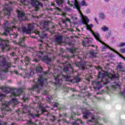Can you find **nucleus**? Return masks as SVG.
I'll list each match as a JSON object with an SVG mask.
<instances>
[{"instance_id":"63","label":"nucleus","mask_w":125,"mask_h":125,"mask_svg":"<svg viewBox=\"0 0 125 125\" xmlns=\"http://www.w3.org/2000/svg\"><path fill=\"white\" fill-rule=\"evenodd\" d=\"M73 91H75V89H73Z\"/></svg>"},{"instance_id":"54","label":"nucleus","mask_w":125,"mask_h":125,"mask_svg":"<svg viewBox=\"0 0 125 125\" xmlns=\"http://www.w3.org/2000/svg\"><path fill=\"white\" fill-rule=\"evenodd\" d=\"M31 121H28V124H31Z\"/></svg>"},{"instance_id":"50","label":"nucleus","mask_w":125,"mask_h":125,"mask_svg":"<svg viewBox=\"0 0 125 125\" xmlns=\"http://www.w3.org/2000/svg\"><path fill=\"white\" fill-rule=\"evenodd\" d=\"M57 9L59 10V11H61V10H60V9H59L58 7L57 8Z\"/></svg>"},{"instance_id":"58","label":"nucleus","mask_w":125,"mask_h":125,"mask_svg":"<svg viewBox=\"0 0 125 125\" xmlns=\"http://www.w3.org/2000/svg\"><path fill=\"white\" fill-rule=\"evenodd\" d=\"M123 93H124V94H125V91H124Z\"/></svg>"},{"instance_id":"9","label":"nucleus","mask_w":125,"mask_h":125,"mask_svg":"<svg viewBox=\"0 0 125 125\" xmlns=\"http://www.w3.org/2000/svg\"><path fill=\"white\" fill-rule=\"evenodd\" d=\"M99 120H100V117H99V116H97L96 117H95L94 116H92V120H90L89 121H88V124L89 125H91L92 122H93L94 125H102V124L99 123H98V121H99Z\"/></svg>"},{"instance_id":"52","label":"nucleus","mask_w":125,"mask_h":125,"mask_svg":"<svg viewBox=\"0 0 125 125\" xmlns=\"http://www.w3.org/2000/svg\"><path fill=\"white\" fill-rule=\"evenodd\" d=\"M15 74H18V72H17V71H15Z\"/></svg>"},{"instance_id":"10","label":"nucleus","mask_w":125,"mask_h":125,"mask_svg":"<svg viewBox=\"0 0 125 125\" xmlns=\"http://www.w3.org/2000/svg\"><path fill=\"white\" fill-rule=\"evenodd\" d=\"M9 42V41H8V40H2V39H0V46H1L2 50H3L6 46H8Z\"/></svg>"},{"instance_id":"60","label":"nucleus","mask_w":125,"mask_h":125,"mask_svg":"<svg viewBox=\"0 0 125 125\" xmlns=\"http://www.w3.org/2000/svg\"><path fill=\"white\" fill-rule=\"evenodd\" d=\"M4 125H6V123H4Z\"/></svg>"},{"instance_id":"47","label":"nucleus","mask_w":125,"mask_h":125,"mask_svg":"<svg viewBox=\"0 0 125 125\" xmlns=\"http://www.w3.org/2000/svg\"><path fill=\"white\" fill-rule=\"evenodd\" d=\"M120 57H122V58H123V59H124V60H125V57H124L123 56L120 55Z\"/></svg>"},{"instance_id":"30","label":"nucleus","mask_w":125,"mask_h":125,"mask_svg":"<svg viewBox=\"0 0 125 125\" xmlns=\"http://www.w3.org/2000/svg\"><path fill=\"white\" fill-rule=\"evenodd\" d=\"M29 115H30L31 117H33V118H35V117H39V114H35L34 115H33V114L29 113Z\"/></svg>"},{"instance_id":"6","label":"nucleus","mask_w":125,"mask_h":125,"mask_svg":"<svg viewBox=\"0 0 125 125\" xmlns=\"http://www.w3.org/2000/svg\"><path fill=\"white\" fill-rule=\"evenodd\" d=\"M10 103H13L14 105H16V104L18 103V101H17L16 99H13L12 101L10 102H5L4 103L2 104L1 110L2 111H5V112H7V111H8L7 108H8V106L10 104Z\"/></svg>"},{"instance_id":"61","label":"nucleus","mask_w":125,"mask_h":125,"mask_svg":"<svg viewBox=\"0 0 125 125\" xmlns=\"http://www.w3.org/2000/svg\"><path fill=\"white\" fill-rule=\"evenodd\" d=\"M91 46H94V45H91Z\"/></svg>"},{"instance_id":"11","label":"nucleus","mask_w":125,"mask_h":125,"mask_svg":"<svg viewBox=\"0 0 125 125\" xmlns=\"http://www.w3.org/2000/svg\"><path fill=\"white\" fill-rule=\"evenodd\" d=\"M33 27H34V26L33 25V24H29L28 25V29H27V28H26L25 27H22V32L23 33H25V34H31V31H32V30H33Z\"/></svg>"},{"instance_id":"24","label":"nucleus","mask_w":125,"mask_h":125,"mask_svg":"<svg viewBox=\"0 0 125 125\" xmlns=\"http://www.w3.org/2000/svg\"><path fill=\"white\" fill-rule=\"evenodd\" d=\"M120 85L116 83H114V84L112 85L113 88H118V87L120 88Z\"/></svg>"},{"instance_id":"17","label":"nucleus","mask_w":125,"mask_h":125,"mask_svg":"<svg viewBox=\"0 0 125 125\" xmlns=\"http://www.w3.org/2000/svg\"><path fill=\"white\" fill-rule=\"evenodd\" d=\"M23 91L22 90V89H20L17 91L18 93L16 94L15 92H13L12 93V95L10 96V97H13V96H19L20 94L19 93H20V92H22Z\"/></svg>"},{"instance_id":"21","label":"nucleus","mask_w":125,"mask_h":125,"mask_svg":"<svg viewBox=\"0 0 125 125\" xmlns=\"http://www.w3.org/2000/svg\"><path fill=\"white\" fill-rule=\"evenodd\" d=\"M89 54L91 57H96V53H95L93 50L90 51Z\"/></svg>"},{"instance_id":"14","label":"nucleus","mask_w":125,"mask_h":125,"mask_svg":"<svg viewBox=\"0 0 125 125\" xmlns=\"http://www.w3.org/2000/svg\"><path fill=\"white\" fill-rule=\"evenodd\" d=\"M13 28H15V26H12L11 27H8L4 29V31L3 35L4 36H7V35L9 34V32H10V31H12V29H13Z\"/></svg>"},{"instance_id":"34","label":"nucleus","mask_w":125,"mask_h":125,"mask_svg":"<svg viewBox=\"0 0 125 125\" xmlns=\"http://www.w3.org/2000/svg\"><path fill=\"white\" fill-rule=\"evenodd\" d=\"M25 60L26 62H30V59L28 57H26L25 58Z\"/></svg>"},{"instance_id":"1","label":"nucleus","mask_w":125,"mask_h":125,"mask_svg":"<svg viewBox=\"0 0 125 125\" xmlns=\"http://www.w3.org/2000/svg\"><path fill=\"white\" fill-rule=\"evenodd\" d=\"M97 70L99 71L98 78L92 83V85H93L94 88L96 89H100L102 87L103 84L106 85L110 81H112L113 79H115V77L119 78V74L115 76L111 74H108L99 67H97Z\"/></svg>"},{"instance_id":"45","label":"nucleus","mask_w":125,"mask_h":125,"mask_svg":"<svg viewBox=\"0 0 125 125\" xmlns=\"http://www.w3.org/2000/svg\"><path fill=\"white\" fill-rule=\"evenodd\" d=\"M107 47H109V48H110V49H111V50H112L113 51H114V49H113L112 48H110V47H109V46L106 45Z\"/></svg>"},{"instance_id":"38","label":"nucleus","mask_w":125,"mask_h":125,"mask_svg":"<svg viewBox=\"0 0 125 125\" xmlns=\"http://www.w3.org/2000/svg\"><path fill=\"white\" fill-rule=\"evenodd\" d=\"M120 50L123 53H125V48L121 49Z\"/></svg>"},{"instance_id":"59","label":"nucleus","mask_w":125,"mask_h":125,"mask_svg":"<svg viewBox=\"0 0 125 125\" xmlns=\"http://www.w3.org/2000/svg\"><path fill=\"white\" fill-rule=\"evenodd\" d=\"M53 119H55V117L54 116H53Z\"/></svg>"},{"instance_id":"53","label":"nucleus","mask_w":125,"mask_h":125,"mask_svg":"<svg viewBox=\"0 0 125 125\" xmlns=\"http://www.w3.org/2000/svg\"><path fill=\"white\" fill-rule=\"evenodd\" d=\"M54 107H57V105L54 104Z\"/></svg>"},{"instance_id":"15","label":"nucleus","mask_w":125,"mask_h":125,"mask_svg":"<svg viewBox=\"0 0 125 125\" xmlns=\"http://www.w3.org/2000/svg\"><path fill=\"white\" fill-rule=\"evenodd\" d=\"M92 34L95 37L96 40L99 42H101V43H103V42L101 41L100 40V35H99V34L98 33H94L93 31H92Z\"/></svg>"},{"instance_id":"62","label":"nucleus","mask_w":125,"mask_h":125,"mask_svg":"<svg viewBox=\"0 0 125 125\" xmlns=\"http://www.w3.org/2000/svg\"><path fill=\"white\" fill-rule=\"evenodd\" d=\"M52 5H54V4L52 3Z\"/></svg>"},{"instance_id":"13","label":"nucleus","mask_w":125,"mask_h":125,"mask_svg":"<svg viewBox=\"0 0 125 125\" xmlns=\"http://www.w3.org/2000/svg\"><path fill=\"white\" fill-rule=\"evenodd\" d=\"M17 12L18 13V17L20 18H22L21 20H26V17H25V14L23 12H20L19 10H17Z\"/></svg>"},{"instance_id":"7","label":"nucleus","mask_w":125,"mask_h":125,"mask_svg":"<svg viewBox=\"0 0 125 125\" xmlns=\"http://www.w3.org/2000/svg\"><path fill=\"white\" fill-rule=\"evenodd\" d=\"M37 57H39L40 59H42V61H45V62H46V63H48L51 61V59H50V58H48V57H43L42 52L41 51H39L37 52Z\"/></svg>"},{"instance_id":"4","label":"nucleus","mask_w":125,"mask_h":125,"mask_svg":"<svg viewBox=\"0 0 125 125\" xmlns=\"http://www.w3.org/2000/svg\"><path fill=\"white\" fill-rule=\"evenodd\" d=\"M11 66L10 62H6L5 57L3 56L0 57V67H2L4 70L3 72H8V68Z\"/></svg>"},{"instance_id":"28","label":"nucleus","mask_w":125,"mask_h":125,"mask_svg":"<svg viewBox=\"0 0 125 125\" xmlns=\"http://www.w3.org/2000/svg\"><path fill=\"white\" fill-rule=\"evenodd\" d=\"M81 5H83V6H85L86 5H87V4L86 2H85V1L84 0H83L81 3Z\"/></svg>"},{"instance_id":"44","label":"nucleus","mask_w":125,"mask_h":125,"mask_svg":"<svg viewBox=\"0 0 125 125\" xmlns=\"http://www.w3.org/2000/svg\"><path fill=\"white\" fill-rule=\"evenodd\" d=\"M82 68L83 70H84V69H85V66H83V65H82Z\"/></svg>"},{"instance_id":"48","label":"nucleus","mask_w":125,"mask_h":125,"mask_svg":"<svg viewBox=\"0 0 125 125\" xmlns=\"http://www.w3.org/2000/svg\"><path fill=\"white\" fill-rule=\"evenodd\" d=\"M66 21H68V22H70V19H68V18H67V19H66Z\"/></svg>"},{"instance_id":"49","label":"nucleus","mask_w":125,"mask_h":125,"mask_svg":"<svg viewBox=\"0 0 125 125\" xmlns=\"http://www.w3.org/2000/svg\"><path fill=\"white\" fill-rule=\"evenodd\" d=\"M11 55L12 56H14V55H15V53H12V54H11Z\"/></svg>"},{"instance_id":"41","label":"nucleus","mask_w":125,"mask_h":125,"mask_svg":"<svg viewBox=\"0 0 125 125\" xmlns=\"http://www.w3.org/2000/svg\"><path fill=\"white\" fill-rule=\"evenodd\" d=\"M41 111H42V113H44V112H45V109L42 108L41 109Z\"/></svg>"},{"instance_id":"5","label":"nucleus","mask_w":125,"mask_h":125,"mask_svg":"<svg viewBox=\"0 0 125 125\" xmlns=\"http://www.w3.org/2000/svg\"><path fill=\"white\" fill-rule=\"evenodd\" d=\"M55 77V81L56 82V84H59V83H62V77L64 80H65L67 81H71V80L69 79V78H70V76H65L63 74H61L60 75L56 74V73H55L54 75Z\"/></svg>"},{"instance_id":"39","label":"nucleus","mask_w":125,"mask_h":125,"mask_svg":"<svg viewBox=\"0 0 125 125\" xmlns=\"http://www.w3.org/2000/svg\"><path fill=\"white\" fill-rule=\"evenodd\" d=\"M125 43H121L120 45H119V46H125Z\"/></svg>"},{"instance_id":"27","label":"nucleus","mask_w":125,"mask_h":125,"mask_svg":"<svg viewBox=\"0 0 125 125\" xmlns=\"http://www.w3.org/2000/svg\"><path fill=\"white\" fill-rule=\"evenodd\" d=\"M79 51L78 49H70V52L71 53H75V52H78Z\"/></svg>"},{"instance_id":"51","label":"nucleus","mask_w":125,"mask_h":125,"mask_svg":"<svg viewBox=\"0 0 125 125\" xmlns=\"http://www.w3.org/2000/svg\"><path fill=\"white\" fill-rule=\"evenodd\" d=\"M33 61H35V62H38V61L37 60H34Z\"/></svg>"},{"instance_id":"56","label":"nucleus","mask_w":125,"mask_h":125,"mask_svg":"<svg viewBox=\"0 0 125 125\" xmlns=\"http://www.w3.org/2000/svg\"><path fill=\"white\" fill-rule=\"evenodd\" d=\"M31 38H33L34 39L36 38L35 36H32Z\"/></svg>"},{"instance_id":"31","label":"nucleus","mask_w":125,"mask_h":125,"mask_svg":"<svg viewBox=\"0 0 125 125\" xmlns=\"http://www.w3.org/2000/svg\"><path fill=\"white\" fill-rule=\"evenodd\" d=\"M10 37L12 38V39L15 38L17 37V35L16 34H12L10 35Z\"/></svg>"},{"instance_id":"33","label":"nucleus","mask_w":125,"mask_h":125,"mask_svg":"<svg viewBox=\"0 0 125 125\" xmlns=\"http://www.w3.org/2000/svg\"><path fill=\"white\" fill-rule=\"evenodd\" d=\"M100 17H101V18H103V19H104V18L105 16H104V14H103V13H101L100 14Z\"/></svg>"},{"instance_id":"8","label":"nucleus","mask_w":125,"mask_h":125,"mask_svg":"<svg viewBox=\"0 0 125 125\" xmlns=\"http://www.w3.org/2000/svg\"><path fill=\"white\" fill-rule=\"evenodd\" d=\"M1 89L2 92H4V94H0V96H2L3 97H5V95L9 93V92H10V91H12V89L6 86H3L1 87Z\"/></svg>"},{"instance_id":"2","label":"nucleus","mask_w":125,"mask_h":125,"mask_svg":"<svg viewBox=\"0 0 125 125\" xmlns=\"http://www.w3.org/2000/svg\"><path fill=\"white\" fill-rule=\"evenodd\" d=\"M68 3L71 6H73V5H74L73 7L74 8H76L77 10H78L79 13L80 14L81 17L82 19V23L83 24H84V25H86V29L87 30H90V28L92 27H93V24H90L89 25H87L88 24V22H89V20L87 18V17H84L82 14V12H81V11H80V9L81 8V7L80 6V5H79V2H78V0H71L68 1Z\"/></svg>"},{"instance_id":"19","label":"nucleus","mask_w":125,"mask_h":125,"mask_svg":"<svg viewBox=\"0 0 125 125\" xmlns=\"http://www.w3.org/2000/svg\"><path fill=\"white\" fill-rule=\"evenodd\" d=\"M89 42H90L89 39H85L84 41L83 42V45H84V46H87L86 43H89Z\"/></svg>"},{"instance_id":"43","label":"nucleus","mask_w":125,"mask_h":125,"mask_svg":"<svg viewBox=\"0 0 125 125\" xmlns=\"http://www.w3.org/2000/svg\"><path fill=\"white\" fill-rule=\"evenodd\" d=\"M78 121H79V123H80L81 124H83V121H82V120H79Z\"/></svg>"},{"instance_id":"35","label":"nucleus","mask_w":125,"mask_h":125,"mask_svg":"<svg viewBox=\"0 0 125 125\" xmlns=\"http://www.w3.org/2000/svg\"><path fill=\"white\" fill-rule=\"evenodd\" d=\"M68 67H65L63 69V72L66 73V72L68 71Z\"/></svg>"},{"instance_id":"40","label":"nucleus","mask_w":125,"mask_h":125,"mask_svg":"<svg viewBox=\"0 0 125 125\" xmlns=\"http://www.w3.org/2000/svg\"><path fill=\"white\" fill-rule=\"evenodd\" d=\"M48 24H49V22H48V21H45L44 22V25H48Z\"/></svg>"},{"instance_id":"20","label":"nucleus","mask_w":125,"mask_h":125,"mask_svg":"<svg viewBox=\"0 0 125 125\" xmlns=\"http://www.w3.org/2000/svg\"><path fill=\"white\" fill-rule=\"evenodd\" d=\"M83 117L87 119L88 115H90V112H89V111L83 112Z\"/></svg>"},{"instance_id":"22","label":"nucleus","mask_w":125,"mask_h":125,"mask_svg":"<svg viewBox=\"0 0 125 125\" xmlns=\"http://www.w3.org/2000/svg\"><path fill=\"white\" fill-rule=\"evenodd\" d=\"M34 74V71H31L29 73H26V76L27 78H30V77H32V76H33Z\"/></svg>"},{"instance_id":"29","label":"nucleus","mask_w":125,"mask_h":125,"mask_svg":"<svg viewBox=\"0 0 125 125\" xmlns=\"http://www.w3.org/2000/svg\"><path fill=\"white\" fill-rule=\"evenodd\" d=\"M117 69L118 71H120V70H122V69H123V65H122L121 64H118Z\"/></svg>"},{"instance_id":"26","label":"nucleus","mask_w":125,"mask_h":125,"mask_svg":"<svg viewBox=\"0 0 125 125\" xmlns=\"http://www.w3.org/2000/svg\"><path fill=\"white\" fill-rule=\"evenodd\" d=\"M101 29L104 32H106V31H108V30H109V28L107 26H103L101 28Z\"/></svg>"},{"instance_id":"32","label":"nucleus","mask_w":125,"mask_h":125,"mask_svg":"<svg viewBox=\"0 0 125 125\" xmlns=\"http://www.w3.org/2000/svg\"><path fill=\"white\" fill-rule=\"evenodd\" d=\"M76 83H79V82H81V78L79 77H76L75 78Z\"/></svg>"},{"instance_id":"25","label":"nucleus","mask_w":125,"mask_h":125,"mask_svg":"<svg viewBox=\"0 0 125 125\" xmlns=\"http://www.w3.org/2000/svg\"><path fill=\"white\" fill-rule=\"evenodd\" d=\"M57 3L59 6H62V3H63V0H60V1H58V0H57Z\"/></svg>"},{"instance_id":"42","label":"nucleus","mask_w":125,"mask_h":125,"mask_svg":"<svg viewBox=\"0 0 125 125\" xmlns=\"http://www.w3.org/2000/svg\"><path fill=\"white\" fill-rule=\"evenodd\" d=\"M34 33L36 34V35H39V31H34Z\"/></svg>"},{"instance_id":"18","label":"nucleus","mask_w":125,"mask_h":125,"mask_svg":"<svg viewBox=\"0 0 125 125\" xmlns=\"http://www.w3.org/2000/svg\"><path fill=\"white\" fill-rule=\"evenodd\" d=\"M62 36H60L57 37L56 39V42H58V43H62Z\"/></svg>"},{"instance_id":"3","label":"nucleus","mask_w":125,"mask_h":125,"mask_svg":"<svg viewBox=\"0 0 125 125\" xmlns=\"http://www.w3.org/2000/svg\"><path fill=\"white\" fill-rule=\"evenodd\" d=\"M21 2L23 3V4H25V5H27V4H31L32 6L35 7V11H38V10H39V5H41L42 7V4L40 3L38 0H28V1L24 0L23 1L21 0Z\"/></svg>"},{"instance_id":"64","label":"nucleus","mask_w":125,"mask_h":125,"mask_svg":"<svg viewBox=\"0 0 125 125\" xmlns=\"http://www.w3.org/2000/svg\"><path fill=\"white\" fill-rule=\"evenodd\" d=\"M96 48H97V46H96Z\"/></svg>"},{"instance_id":"36","label":"nucleus","mask_w":125,"mask_h":125,"mask_svg":"<svg viewBox=\"0 0 125 125\" xmlns=\"http://www.w3.org/2000/svg\"><path fill=\"white\" fill-rule=\"evenodd\" d=\"M66 64L67 65H67L68 67H69V68H70L71 69H72V65H71V64L69 63V62H66Z\"/></svg>"},{"instance_id":"23","label":"nucleus","mask_w":125,"mask_h":125,"mask_svg":"<svg viewBox=\"0 0 125 125\" xmlns=\"http://www.w3.org/2000/svg\"><path fill=\"white\" fill-rule=\"evenodd\" d=\"M42 70V68L40 66L36 68V71L37 72V73H41Z\"/></svg>"},{"instance_id":"12","label":"nucleus","mask_w":125,"mask_h":125,"mask_svg":"<svg viewBox=\"0 0 125 125\" xmlns=\"http://www.w3.org/2000/svg\"><path fill=\"white\" fill-rule=\"evenodd\" d=\"M38 83L35 86L33 87V89H36V88H39L40 86H42L43 84V78L42 76H40L38 79Z\"/></svg>"},{"instance_id":"57","label":"nucleus","mask_w":125,"mask_h":125,"mask_svg":"<svg viewBox=\"0 0 125 125\" xmlns=\"http://www.w3.org/2000/svg\"><path fill=\"white\" fill-rule=\"evenodd\" d=\"M105 0V1H109V0Z\"/></svg>"},{"instance_id":"16","label":"nucleus","mask_w":125,"mask_h":125,"mask_svg":"<svg viewBox=\"0 0 125 125\" xmlns=\"http://www.w3.org/2000/svg\"><path fill=\"white\" fill-rule=\"evenodd\" d=\"M8 4H6L4 6L5 9L6 10L7 13H5V15H10V11H11L12 9L11 7H9ZM8 7V8H6Z\"/></svg>"},{"instance_id":"46","label":"nucleus","mask_w":125,"mask_h":125,"mask_svg":"<svg viewBox=\"0 0 125 125\" xmlns=\"http://www.w3.org/2000/svg\"><path fill=\"white\" fill-rule=\"evenodd\" d=\"M95 21H96V22L97 23V24H98V21H97V18H95Z\"/></svg>"},{"instance_id":"37","label":"nucleus","mask_w":125,"mask_h":125,"mask_svg":"<svg viewBox=\"0 0 125 125\" xmlns=\"http://www.w3.org/2000/svg\"><path fill=\"white\" fill-rule=\"evenodd\" d=\"M24 42V38H21L20 39V43H21V42Z\"/></svg>"},{"instance_id":"55","label":"nucleus","mask_w":125,"mask_h":125,"mask_svg":"<svg viewBox=\"0 0 125 125\" xmlns=\"http://www.w3.org/2000/svg\"><path fill=\"white\" fill-rule=\"evenodd\" d=\"M63 23H66V21H63Z\"/></svg>"}]
</instances>
